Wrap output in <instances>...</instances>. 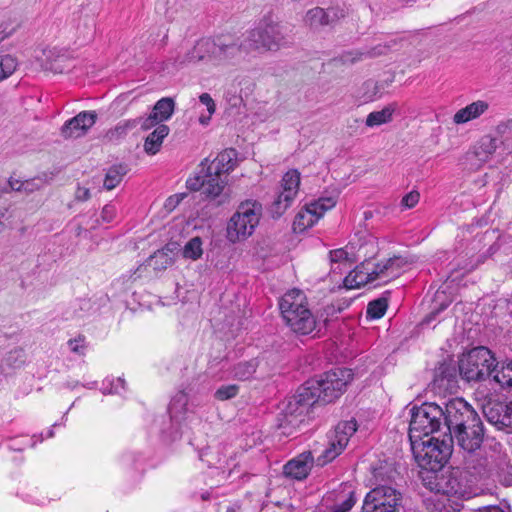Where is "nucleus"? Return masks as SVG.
I'll return each mask as SVG.
<instances>
[{
  "label": "nucleus",
  "mask_w": 512,
  "mask_h": 512,
  "mask_svg": "<svg viewBox=\"0 0 512 512\" xmlns=\"http://www.w3.org/2000/svg\"><path fill=\"white\" fill-rule=\"evenodd\" d=\"M350 369L337 368L324 373L319 380L308 381L291 396L278 416V427L291 435L309 417L315 404H328L338 399L352 381Z\"/></svg>",
  "instance_id": "obj_1"
},
{
  "label": "nucleus",
  "mask_w": 512,
  "mask_h": 512,
  "mask_svg": "<svg viewBox=\"0 0 512 512\" xmlns=\"http://www.w3.org/2000/svg\"><path fill=\"white\" fill-rule=\"evenodd\" d=\"M447 437L467 454L466 466L479 476L487 473L488 459L475 458L484 439V425L476 410L463 398L449 400Z\"/></svg>",
  "instance_id": "obj_2"
},
{
  "label": "nucleus",
  "mask_w": 512,
  "mask_h": 512,
  "mask_svg": "<svg viewBox=\"0 0 512 512\" xmlns=\"http://www.w3.org/2000/svg\"><path fill=\"white\" fill-rule=\"evenodd\" d=\"M395 471L389 467L373 470L376 486L365 496L362 512H399L403 507V494L390 485Z\"/></svg>",
  "instance_id": "obj_3"
},
{
  "label": "nucleus",
  "mask_w": 512,
  "mask_h": 512,
  "mask_svg": "<svg viewBox=\"0 0 512 512\" xmlns=\"http://www.w3.org/2000/svg\"><path fill=\"white\" fill-rule=\"evenodd\" d=\"M448 405L449 400L444 403V407L430 402L413 407L409 424V440L415 442L437 433L439 436L445 437L448 428L446 424Z\"/></svg>",
  "instance_id": "obj_4"
},
{
  "label": "nucleus",
  "mask_w": 512,
  "mask_h": 512,
  "mask_svg": "<svg viewBox=\"0 0 512 512\" xmlns=\"http://www.w3.org/2000/svg\"><path fill=\"white\" fill-rule=\"evenodd\" d=\"M291 44L292 39L286 34L284 26L270 15L264 16L258 26L249 30L244 38L246 52H275Z\"/></svg>",
  "instance_id": "obj_5"
},
{
  "label": "nucleus",
  "mask_w": 512,
  "mask_h": 512,
  "mask_svg": "<svg viewBox=\"0 0 512 512\" xmlns=\"http://www.w3.org/2000/svg\"><path fill=\"white\" fill-rule=\"evenodd\" d=\"M431 436L427 440L410 441L414 458L418 465L427 472L437 473L452 454V438Z\"/></svg>",
  "instance_id": "obj_6"
},
{
  "label": "nucleus",
  "mask_w": 512,
  "mask_h": 512,
  "mask_svg": "<svg viewBox=\"0 0 512 512\" xmlns=\"http://www.w3.org/2000/svg\"><path fill=\"white\" fill-rule=\"evenodd\" d=\"M458 370L468 382L487 379L494 381V375L498 371V362L487 347L479 346L462 356Z\"/></svg>",
  "instance_id": "obj_7"
},
{
  "label": "nucleus",
  "mask_w": 512,
  "mask_h": 512,
  "mask_svg": "<svg viewBox=\"0 0 512 512\" xmlns=\"http://www.w3.org/2000/svg\"><path fill=\"white\" fill-rule=\"evenodd\" d=\"M356 431L357 423L354 419L338 423L334 432L329 436L328 446L317 457V465L324 466L340 455Z\"/></svg>",
  "instance_id": "obj_8"
},
{
  "label": "nucleus",
  "mask_w": 512,
  "mask_h": 512,
  "mask_svg": "<svg viewBox=\"0 0 512 512\" xmlns=\"http://www.w3.org/2000/svg\"><path fill=\"white\" fill-rule=\"evenodd\" d=\"M208 173L202 170L199 165V171L193 177L186 181V187L190 191L202 190V194L214 205L228 203L230 195L223 192V182H217V179L206 176Z\"/></svg>",
  "instance_id": "obj_9"
},
{
  "label": "nucleus",
  "mask_w": 512,
  "mask_h": 512,
  "mask_svg": "<svg viewBox=\"0 0 512 512\" xmlns=\"http://www.w3.org/2000/svg\"><path fill=\"white\" fill-rule=\"evenodd\" d=\"M238 152L234 148H226L212 161L205 158L201 161L202 170L207 172L206 176L217 179V182H223V190L227 185V175L237 166Z\"/></svg>",
  "instance_id": "obj_10"
},
{
  "label": "nucleus",
  "mask_w": 512,
  "mask_h": 512,
  "mask_svg": "<svg viewBox=\"0 0 512 512\" xmlns=\"http://www.w3.org/2000/svg\"><path fill=\"white\" fill-rule=\"evenodd\" d=\"M408 260L400 255H394L388 259L372 262V269L375 277V286L387 284L393 279L398 278L408 265Z\"/></svg>",
  "instance_id": "obj_11"
},
{
  "label": "nucleus",
  "mask_w": 512,
  "mask_h": 512,
  "mask_svg": "<svg viewBox=\"0 0 512 512\" xmlns=\"http://www.w3.org/2000/svg\"><path fill=\"white\" fill-rule=\"evenodd\" d=\"M431 489H436L437 492L459 498L467 497L470 494L466 477L459 469L452 470L442 475L440 480L435 484V487H431Z\"/></svg>",
  "instance_id": "obj_12"
},
{
  "label": "nucleus",
  "mask_w": 512,
  "mask_h": 512,
  "mask_svg": "<svg viewBox=\"0 0 512 512\" xmlns=\"http://www.w3.org/2000/svg\"><path fill=\"white\" fill-rule=\"evenodd\" d=\"M232 377L239 381L250 380L255 374L258 379H264L271 374V368L263 357H256L235 364L231 369Z\"/></svg>",
  "instance_id": "obj_13"
},
{
  "label": "nucleus",
  "mask_w": 512,
  "mask_h": 512,
  "mask_svg": "<svg viewBox=\"0 0 512 512\" xmlns=\"http://www.w3.org/2000/svg\"><path fill=\"white\" fill-rule=\"evenodd\" d=\"M215 38H202L196 42L194 47L183 57L177 56L173 59V65L177 68L202 60L215 61Z\"/></svg>",
  "instance_id": "obj_14"
},
{
  "label": "nucleus",
  "mask_w": 512,
  "mask_h": 512,
  "mask_svg": "<svg viewBox=\"0 0 512 512\" xmlns=\"http://www.w3.org/2000/svg\"><path fill=\"white\" fill-rule=\"evenodd\" d=\"M345 16L344 10L330 7L324 9L315 7L306 12L305 24L312 30H319L324 26H332Z\"/></svg>",
  "instance_id": "obj_15"
},
{
  "label": "nucleus",
  "mask_w": 512,
  "mask_h": 512,
  "mask_svg": "<svg viewBox=\"0 0 512 512\" xmlns=\"http://www.w3.org/2000/svg\"><path fill=\"white\" fill-rule=\"evenodd\" d=\"M483 412L487 421L497 429H512V401L491 402L484 406Z\"/></svg>",
  "instance_id": "obj_16"
},
{
  "label": "nucleus",
  "mask_w": 512,
  "mask_h": 512,
  "mask_svg": "<svg viewBox=\"0 0 512 512\" xmlns=\"http://www.w3.org/2000/svg\"><path fill=\"white\" fill-rule=\"evenodd\" d=\"M96 119L97 114L95 111H82L63 124L61 134L65 138L80 137L95 124Z\"/></svg>",
  "instance_id": "obj_17"
},
{
  "label": "nucleus",
  "mask_w": 512,
  "mask_h": 512,
  "mask_svg": "<svg viewBox=\"0 0 512 512\" xmlns=\"http://www.w3.org/2000/svg\"><path fill=\"white\" fill-rule=\"evenodd\" d=\"M314 456L312 451H305L288 461L283 468L285 476L296 479H305L313 466Z\"/></svg>",
  "instance_id": "obj_18"
},
{
  "label": "nucleus",
  "mask_w": 512,
  "mask_h": 512,
  "mask_svg": "<svg viewBox=\"0 0 512 512\" xmlns=\"http://www.w3.org/2000/svg\"><path fill=\"white\" fill-rule=\"evenodd\" d=\"M308 307L306 295L299 289H291L279 300V309L284 321Z\"/></svg>",
  "instance_id": "obj_19"
},
{
  "label": "nucleus",
  "mask_w": 512,
  "mask_h": 512,
  "mask_svg": "<svg viewBox=\"0 0 512 512\" xmlns=\"http://www.w3.org/2000/svg\"><path fill=\"white\" fill-rule=\"evenodd\" d=\"M285 324L298 335L311 334L317 328V321L309 307L285 320Z\"/></svg>",
  "instance_id": "obj_20"
},
{
  "label": "nucleus",
  "mask_w": 512,
  "mask_h": 512,
  "mask_svg": "<svg viewBox=\"0 0 512 512\" xmlns=\"http://www.w3.org/2000/svg\"><path fill=\"white\" fill-rule=\"evenodd\" d=\"M215 44V61L217 62L234 59L242 52L247 53L244 40L237 43L231 37L219 36L215 38Z\"/></svg>",
  "instance_id": "obj_21"
},
{
  "label": "nucleus",
  "mask_w": 512,
  "mask_h": 512,
  "mask_svg": "<svg viewBox=\"0 0 512 512\" xmlns=\"http://www.w3.org/2000/svg\"><path fill=\"white\" fill-rule=\"evenodd\" d=\"M458 370L453 363L443 362L434 371L433 388L439 391L452 390L457 384Z\"/></svg>",
  "instance_id": "obj_22"
},
{
  "label": "nucleus",
  "mask_w": 512,
  "mask_h": 512,
  "mask_svg": "<svg viewBox=\"0 0 512 512\" xmlns=\"http://www.w3.org/2000/svg\"><path fill=\"white\" fill-rule=\"evenodd\" d=\"M261 212L262 205L259 202L244 201L240 203L228 224H258Z\"/></svg>",
  "instance_id": "obj_23"
},
{
  "label": "nucleus",
  "mask_w": 512,
  "mask_h": 512,
  "mask_svg": "<svg viewBox=\"0 0 512 512\" xmlns=\"http://www.w3.org/2000/svg\"><path fill=\"white\" fill-rule=\"evenodd\" d=\"M371 261H364L344 278L348 289L360 288L366 284L376 283Z\"/></svg>",
  "instance_id": "obj_24"
},
{
  "label": "nucleus",
  "mask_w": 512,
  "mask_h": 512,
  "mask_svg": "<svg viewBox=\"0 0 512 512\" xmlns=\"http://www.w3.org/2000/svg\"><path fill=\"white\" fill-rule=\"evenodd\" d=\"M489 108V104L486 101L478 100L466 107L458 110L453 117V121L456 124H464L471 120L477 119L484 114Z\"/></svg>",
  "instance_id": "obj_25"
},
{
  "label": "nucleus",
  "mask_w": 512,
  "mask_h": 512,
  "mask_svg": "<svg viewBox=\"0 0 512 512\" xmlns=\"http://www.w3.org/2000/svg\"><path fill=\"white\" fill-rule=\"evenodd\" d=\"M338 200V194H332L330 196H323L317 200H314L305 205L307 213L314 216V219H311L308 224H314L317 222L326 211L332 209Z\"/></svg>",
  "instance_id": "obj_26"
},
{
  "label": "nucleus",
  "mask_w": 512,
  "mask_h": 512,
  "mask_svg": "<svg viewBox=\"0 0 512 512\" xmlns=\"http://www.w3.org/2000/svg\"><path fill=\"white\" fill-rule=\"evenodd\" d=\"M170 129L165 124H159L153 132L145 139L144 150L149 155H155L159 152L163 140L168 136Z\"/></svg>",
  "instance_id": "obj_27"
},
{
  "label": "nucleus",
  "mask_w": 512,
  "mask_h": 512,
  "mask_svg": "<svg viewBox=\"0 0 512 512\" xmlns=\"http://www.w3.org/2000/svg\"><path fill=\"white\" fill-rule=\"evenodd\" d=\"M300 185V173L297 169L287 171L282 178V197L285 201H293Z\"/></svg>",
  "instance_id": "obj_28"
},
{
  "label": "nucleus",
  "mask_w": 512,
  "mask_h": 512,
  "mask_svg": "<svg viewBox=\"0 0 512 512\" xmlns=\"http://www.w3.org/2000/svg\"><path fill=\"white\" fill-rule=\"evenodd\" d=\"M498 147L497 137L484 135L473 148V154L478 160L485 162L496 151Z\"/></svg>",
  "instance_id": "obj_29"
},
{
  "label": "nucleus",
  "mask_w": 512,
  "mask_h": 512,
  "mask_svg": "<svg viewBox=\"0 0 512 512\" xmlns=\"http://www.w3.org/2000/svg\"><path fill=\"white\" fill-rule=\"evenodd\" d=\"M395 110L396 104H389L382 110L369 113L365 121L366 126L375 127L391 122Z\"/></svg>",
  "instance_id": "obj_30"
},
{
  "label": "nucleus",
  "mask_w": 512,
  "mask_h": 512,
  "mask_svg": "<svg viewBox=\"0 0 512 512\" xmlns=\"http://www.w3.org/2000/svg\"><path fill=\"white\" fill-rule=\"evenodd\" d=\"M26 362V353L22 348L10 350L2 360L1 368L5 370H16L24 366Z\"/></svg>",
  "instance_id": "obj_31"
},
{
  "label": "nucleus",
  "mask_w": 512,
  "mask_h": 512,
  "mask_svg": "<svg viewBox=\"0 0 512 512\" xmlns=\"http://www.w3.org/2000/svg\"><path fill=\"white\" fill-rule=\"evenodd\" d=\"M128 173L127 165L125 164H116L111 166L105 175L104 178V188L107 190L114 189L123 179V177Z\"/></svg>",
  "instance_id": "obj_32"
},
{
  "label": "nucleus",
  "mask_w": 512,
  "mask_h": 512,
  "mask_svg": "<svg viewBox=\"0 0 512 512\" xmlns=\"http://www.w3.org/2000/svg\"><path fill=\"white\" fill-rule=\"evenodd\" d=\"M175 108L172 98L165 97L158 100L152 109V118L164 122L171 118Z\"/></svg>",
  "instance_id": "obj_33"
},
{
  "label": "nucleus",
  "mask_w": 512,
  "mask_h": 512,
  "mask_svg": "<svg viewBox=\"0 0 512 512\" xmlns=\"http://www.w3.org/2000/svg\"><path fill=\"white\" fill-rule=\"evenodd\" d=\"M44 185V180L40 177L27 179L25 181H19L13 178L9 180V186L11 190L17 192L32 193L39 190Z\"/></svg>",
  "instance_id": "obj_34"
},
{
  "label": "nucleus",
  "mask_w": 512,
  "mask_h": 512,
  "mask_svg": "<svg viewBox=\"0 0 512 512\" xmlns=\"http://www.w3.org/2000/svg\"><path fill=\"white\" fill-rule=\"evenodd\" d=\"M147 263L149 266H152L154 270L162 271L174 263V258L169 253L158 250L149 257Z\"/></svg>",
  "instance_id": "obj_35"
},
{
  "label": "nucleus",
  "mask_w": 512,
  "mask_h": 512,
  "mask_svg": "<svg viewBox=\"0 0 512 512\" xmlns=\"http://www.w3.org/2000/svg\"><path fill=\"white\" fill-rule=\"evenodd\" d=\"M203 254L202 240L200 237L190 239L182 249V256L189 260H198Z\"/></svg>",
  "instance_id": "obj_36"
},
{
  "label": "nucleus",
  "mask_w": 512,
  "mask_h": 512,
  "mask_svg": "<svg viewBox=\"0 0 512 512\" xmlns=\"http://www.w3.org/2000/svg\"><path fill=\"white\" fill-rule=\"evenodd\" d=\"M188 396L184 391H179L172 398L169 405V412L172 418H177L187 410Z\"/></svg>",
  "instance_id": "obj_37"
},
{
  "label": "nucleus",
  "mask_w": 512,
  "mask_h": 512,
  "mask_svg": "<svg viewBox=\"0 0 512 512\" xmlns=\"http://www.w3.org/2000/svg\"><path fill=\"white\" fill-rule=\"evenodd\" d=\"M255 226H226L227 238L235 243L252 235Z\"/></svg>",
  "instance_id": "obj_38"
},
{
  "label": "nucleus",
  "mask_w": 512,
  "mask_h": 512,
  "mask_svg": "<svg viewBox=\"0 0 512 512\" xmlns=\"http://www.w3.org/2000/svg\"><path fill=\"white\" fill-rule=\"evenodd\" d=\"M18 66L17 59L11 55L0 56V82L11 76Z\"/></svg>",
  "instance_id": "obj_39"
},
{
  "label": "nucleus",
  "mask_w": 512,
  "mask_h": 512,
  "mask_svg": "<svg viewBox=\"0 0 512 512\" xmlns=\"http://www.w3.org/2000/svg\"><path fill=\"white\" fill-rule=\"evenodd\" d=\"M387 307L388 304L385 298H378L373 300L367 306V317L371 319H379L384 316Z\"/></svg>",
  "instance_id": "obj_40"
},
{
  "label": "nucleus",
  "mask_w": 512,
  "mask_h": 512,
  "mask_svg": "<svg viewBox=\"0 0 512 512\" xmlns=\"http://www.w3.org/2000/svg\"><path fill=\"white\" fill-rule=\"evenodd\" d=\"M494 382L501 387H512V361L503 365L494 375Z\"/></svg>",
  "instance_id": "obj_41"
},
{
  "label": "nucleus",
  "mask_w": 512,
  "mask_h": 512,
  "mask_svg": "<svg viewBox=\"0 0 512 512\" xmlns=\"http://www.w3.org/2000/svg\"><path fill=\"white\" fill-rule=\"evenodd\" d=\"M397 43H398L397 40H391L384 44H378L371 48L362 49L364 57H365V59H371V58H376V57H379L382 55H386L391 50V48L393 46H395Z\"/></svg>",
  "instance_id": "obj_42"
},
{
  "label": "nucleus",
  "mask_w": 512,
  "mask_h": 512,
  "mask_svg": "<svg viewBox=\"0 0 512 512\" xmlns=\"http://www.w3.org/2000/svg\"><path fill=\"white\" fill-rule=\"evenodd\" d=\"M364 59H365V57L363 54V50L356 49V50L344 51L337 58H335V61H338L341 64L345 65V64H355Z\"/></svg>",
  "instance_id": "obj_43"
},
{
  "label": "nucleus",
  "mask_w": 512,
  "mask_h": 512,
  "mask_svg": "<svg viewBox=\"0 0 512 512\" xmlns=\"http://www.w3.org/2000/svg\"><path fill=\"white\" fill-rule=\"evenodd\" d=\"M239 393V386L236 384L223 385L219 387L214 397L219 401H226L234 398Z\"/></svg>",
  "instance_id": "obj_44"
},
{
  "label": "nucleus",
  "mask_w": 512,
  "mask_h": 512,
  "mask_svg": "<svg viewBox=\"0 0 512 512\" xmlns=\"http://www.w3.org/2000/svg\"><path fill=\"white\" fill-rule=\"evenodd\" d=\"M292 201H285L284 197H282V194L280 193L278 197L273 201L271 207H270V213L273 217V219H277L280 217L285 210L291 205Z\"/></svg>",
  "instance_id": "obj_45"
},
{
  "label": "nucleus",
  "mask_w": 512,
  "mask_h": 512,
  "mask_svg": "<svg viewBox=\"0 0 512 512\" xmlns=\"http://www.w3.org/2000/svg\"><path fill=\"white\" fill-rule=\"evenodd\" d=\"M84 343L85 337L83 335H79L74 339H70L67 344L73 353L83 355L86 349Z\"/></svg>",
  "instance_id": "obj_46"
},
{
  "label": "nucleus",
  "mask_w": 512,
  "mask_h": 512,
  "mask_svg": "<svg viewBox=\"0 0 512 512\" xmlns=\"http://www.w3.org/2000/svg\"><path fill=\"white\" fill-rule=\"evenodd\" d=\"M420 194L418 191L413 190L403 196L401 206L404 208H413L419 202Z\"/></svg>",
  "instance_id": "obj_47"
},
{
  "label": "nucleus",
  "mask_w": 512,
  "mask_h": 512,
  "mask_svg": "<svg viewBox=\"0 0 512 512\" xmlns=\"http://www.w3.org/2000/svg\"><path fill=\"white\" fill-rule=\"evenodd\" d=\"M185 197H187V193H178L171 195L165 201V209L169 212L173 211Z\"/></svg>",
  "instance_id": "obj_48"
},
{
  "label": "nucleus",
  "mask_w": 512,
  "mask_h": 512,
  "mask_svg": "<svg viewBox=\"0 0 512 512\" xmlns=\"http://www.w3.org/2000/svg\"><path fill=\"white\" fill-rule=\"evenodd\" d=\"M331 263H344L348 259V253L344 249L332 250L329 253Z\"/></svg>",
  "instance_id": "obj_49"
},
{
  "label": "nucleus",
  "mask_w": 512,
  "mask_h": 512,
  "mask_svg": "<svg viewBox=\"0 0 512 512\" xmlns=\"http://www.w3.org/2000/svg\"><path fill=\"white\" fill-rule=\"evenodd\" d=\"M127 131L122 122L118 123L114 128L110 129L107 133V136L110 140H118L125 136Z\"/></svg>",
  "instance_id": "obj_50"
},
{
  "label": "nucleus",
  "mask_w": 512,
  "mask_h": 512,
  "mask_svg": "<svg viewBox=\"0 0 512 512\" xmlns=\"http://www.w3.org/2000/svg\"><path fill=\"white\" fill-rule=\"evenodd\" d=\"M138 119H139V125L141 126L142 130H149L152 127L159 125V123H161V121L159 119L152 118V112L149 114L148 117H146V118L139 117Z\"/></svg>",
  "instance_id": "obj_51"
},
{
  "label": "nucleus",
  "mask_w": 512,
  "mask_h": 512,
  "mask_svg": "<svg viewBox=\"0 0 512 512\" xmlns=\"http://www.w3.org/2000/svg\"><path fill=\"white\" fill-rule=\"evenodd\" d=\"M200 102L207 107V110L210 115H212L216 110V105L210 94L202 93L199 96Z\"/></svg>",
  "instance_id": "obj_52"
},
{
  "label": "nucleus",
  "mask_w": 512,
  "mask_h": 512,
  "mask_svg": "<svg viewBox=\"0 0 512 512\" xmlns=\"http://www.w3.org/2000/svg\"><path fill=\"white\" fill-rule=\"evenodd\" d=\"M354 504L355 499L353 497V494H351L350 497L343 501L340 505H336L333 508L332 512H349L351 508L354 506Z\"/></svg>",
  "instance_id": "obj_53"
},
{
  "label": "nucleus",
  "mask_w": 512,
  "mask_h": 512,
  "mask_svg": "<svg viewBox=\"0 0 512 512\" xmlns=\"http://www.w3.org/2000/svg\"><path fill=\"white\" fill-rule=\"evenodd\" d=\"M116 208L114 205H105L101 212V218L105 222H112L114 220Z\"/></svg>",
  "instance_id": "obj_54"
},
{
  "label": "nucleus",
  "mask_w": 512,
  "mask_h": 512,
  "mask_svg": "<svg viewBox=\"0 0 512 512\" xmlns=\"http://www.w3.org/2000/svg\"><path fill=\"white\" fill-rule=\"evenodd\" d=\"M511 131H512V119H508L504 122L499 123L495 128V132L498 136H504L505 134H508Z\"/></svg>",
  "instance_id": "obj_55"
},
{
  "label": "nucleus",
  "mask_w": 512,
  "mask_h": 512,
  "mask_svg": "<svg viewBox=\"0 0 512 512\" xmlns=\"http://www.w3.org/2000/svg\"><path fill=\"white\" fill-rule=\"evenodd\" d=\"M486 259V256L484 254H481V255H478L476 257V260L475 261H470L469 263L463 265L461 267V269H463L465 272H471L473 271L475 268H477L478 265H480L481 263H483Z\"/></svg>",
  "instance_id": "obj_56"
},
{
  "label": "nucleus",
  "mask_w": 512,
  "mask_h": 512,
  "mask_svg": "<svg viewBox=\"0 0 512 512\" xmlns=\"http://www.w3.org/2000/svg\"><path fill=\"white\" fill-rule=\"evenodd\" d=\"M75 198L78 201H86L90 198V191L88 188L78 186L75 191Z\"/></svg>",
  "instance_id": "obj_57"
},
{
  "label": "nucleus",
  "mask_w": 512,
  "mask_h": 512,
  "mask_svg": "<svg viewBox=\"0 0 512 512\" xmlns=\"http://www.w3.org/2000/svg\"><path fill=\"white\" fill-rule=\"evenodd\" d=\"M380 214H381V211L379 208L367 209L363 212V219H364V221H370V220L379 221L380 219L375 218V216H378Z\"/></svg>",
  "instance_id": "obj_58"
},
{
  "label": "nucleus",
  "mask_w": 512,
  "mask_h": 512,
  "mask_svg": "<svg viewBox=\"0 0 512 512\" xmlns=\"http://www.w3.org/2000/svg\"><path fill=\"white\" fill-rule=\"evenodd\" d=\"M14 27H10L7 23L0 24V42L9 37L14 32Z\"/></svg>",
  "instance_id": "obj_59"
},
{
  "label": "nucleus",
  "mask_w": 512,
  "mask_h": 512,
  "mask_svg": "<svg viewBox=\"0 0 512 512\" xmlns=\"http://www.w3.org/2000/svg\"><path fill=\"white\" fill-rule=\"evenodd\" d=\"M180 245L178 242H169L162 249V252L169 253L171 256H175V254L179 251Z\"/></svg>",
  "instance_id": "obj_60"
},
{
  "label": "nucleus",
  "mask_w": 512,
  "mask_h": 512,
  "mask_svg": "<svg viewBox=\"0 0 512 512\" xmlns=\"http://www.w3.org/2000/svg\"><path fill=\"white\" fill-rule=\"evenodd\" d=\"M448 304H441L439 308H434L425 318V322L429 323L436 319V316L444 309H446Z\"/></svg>",
  "instance_id": "obj_61"
},
{
  "label": "nucleus",
  "mask_w": 512,
  "mask_h": 512,
  "mask_svg": "<svg viewBox=\"0 0 512 512\" xmlns=\"http://www.w3.org/2000/svg\"><path fill=\"white\" fill-rule=\"evenodd\" d=\"M126 131H130L132 129H134L137 125H139V119L136 118V119H129V120H124L122 121Z\"/></svg>",
  "instance_id": "obj_62"
},
{
  "label": "nucleus",
  "mask_w": 512,
  "mask_h": 512,
  "mask_svg": "<svg viewBox=\"0 0 512 512\" xmlns=\"http://www.w3.org/2000/svg\"><path fill=\"white\" fill-rule=\"evenodd\" d=\"M478 512H507L505 509L499 506H489L484 509L479 510Z\"/></svg>",
  "instance_id": "obj_63"
},
{
  "label": "nucleus",
  "mask_w": 512,
  "mask_h": 512,
  "mask_svg": "<svg viewBox=\"0 0 512 512\" xmlns=\"http://www.w3.org/2000/svg\"><path fill=\"white\" fill-rule=\"evenodd\" d=\"M364 86L367 87V88H373L374 90L377 89V83L372 81V80H368L364 83Z\"/></svg>",
  "instance_id": "obj_64"
}]
</instances>
